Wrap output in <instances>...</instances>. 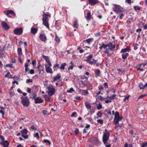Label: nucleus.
Here are the masks:
<instances>
[{"mask_svg": "<svg viewBox=\"0 0 147 147\" xmlns=\"http://www.w3.org/2000/svg\"><path fill=\"white\" fill-rule=\"evenodd\" d=\"M93 38H89L86 40H83L84 42H86L87 43H88L89 45H90V43L93 41Z\"/></svg>", "mask_w": 147, "mask_h": 147, "instance_id": "412c9836", "label": "nucleus"}, {"mask_svg": "<svg viewBox=\"0 0 147 147\" xmlns=\"http://www.w3.org/2000/svg\"><path fill=\"white\" fill-rule=\"evenodd\" d=\"M116 95L115 94H113L112 96H110L109 97V98L110 99V100H111L114 99L115 98V97L116 96Z\"/></svg>", "mask_w": 147, "mask_h": 147, "instance_id": "49530a36", "label": "nucleus"}, {"mask_svg": "<svg viewBox=\"0 0 147 147\" xmlns=\"http://www.w3.org/2000/svg\"><path fill=\"white\" fill-rule=\"evenodd\" d=\"M139 86L140 89H144V85H143L142 83L141 82L140 83Z\"/></svg>", "mask_w": 147, "mask_h": 147, "instance_id": "c9c22d12", "label": "nucleus"}, {"mask_svg": "<svg viewBox=\"0 0 147 147\" xmlns=\"http://www.w3.org/2000/svg\"><path fill=\"white\" fill-rule=\"evenodd\" d=\"M105 112H107V114H109L110 115H111V112L110 111H109L107 110H105Z\"/></svg>", "mask_w": 147, "mask_h": 147, "instance_id": "bf43d9fd", "label": "nucleus"}, {"mask_svg": "<svg viewBox=\"0 0 147 147\" xmlns=\"http://www.w3.org/2000/svg\"><path fill=\"white\" fill-rule=\"evenodd\" d=\"M139 45L136 43H134L133 44L132 47H134V49L135 50H137L138 49V46Z\"/></svg>", "mask_w": 147, "mask_h": 147, "instance_id": "c756f323", "label": "nucleus"}, {"mask_svg": "<svg viewBox=\"0 0 147 147\" xmlns=\"http://www.w3.org/2000/svg\"><path fill=\"white\" fill-rule=\"evenodd\" d=\"M47 88L49 90L48 94L50 96H51L55 94V90L52 84H50Z\"/></svg>", "mask_w": 147, "mask_h": 147, "instance_id": "7ed1b4c3", "label": "nucleus"}, {"mask_svg": "<svg viewBox=\"0 0 147 147\" xmlns=\"http://www.w3.org/2000/svg\"><path fill=\"white\" fill-rule=\"evenodd\" d=\"M6 66L7 67H10L11 68L13 67V66L12 64H7Z\"/></svg>", "mask_w": 147, "mask_h": 147, "instance_id": "13d9d810", "label": "nucleus"}, {"mask_svg": "<svg viewBox=\"0 0 147 147\" xmlns=\"http://www.w3.org/2000/svg\"><path fill=\"white\" fill-rule=\"evenodd\" d=\"M133 19V18H129L127 20L126 22L128 24H130L132 22Z\"/></svg>", "mask_w": 147, "mask_h": 147, "instance_id": "72a5a7b5", "label": "nucleus"}, {"mask_svg": "<svg viewBox=\"0 0 147 147\" xmlns=\"http://www.w3.org/2000/svg\"><path fill=\"white\" fill-rule=\"evenodd\" d=\"M22 136L25 139H27L28 138V136L27 135H22Z\"/></svg>", "mask_w": 147, "mask_h": 147, "instance_id": "e2e57ef3", "label": "nucleus"}, {"mask_svg": "<svg viewBox=\"0 0 147 147\" xmlns=\"http://www.w3.org/2000/svg\"><path fill=\"white\" fill-rule=\"evenodd\" d=\"M61 78V76L59 74H57L56 76L53 78V82H55L57 80H59Z\"/></svg>", "mask_w": 147, "mask_h": 147, "instance_id": "dca6fc26", "label": "nucleus"}, {"mask_svg": "<svg viewBox=\"0 0 147 147\" xmlns=\"http://www.w3.org/2000/svg\"><path fill=\"white\" fill-rule=\"evenodd\" d=\"M21 99L22 100V103L24 106L28 107L30 105V102L29 99L27 97L22 96L21 97Z\"/></svg>", "mask_w": 147, "mask_h": 147, "instance_id": "20e7f679", "label": "nucleus"}, {"mask_svg": "<svg viewBox=\"0 0 147 147\" xmlns=\"http://www.w3.org/2000/svg\"><path fill=\"white\" fill-rule=\"evenodd\" d=\"M56 67H57L58 69L60 67H59V65L57 63L55 64L53 67L54 68H56Z\"/></svg>", "mask_w": 147, "mask_h": 147, "instance_id": "3c124183", "label": "nucleus"}, {"mask_svg": "<svg viewBox=\"0 0 147 147\" xmlns=\"http://www.w3.org/2000/svg\"><path fill=\"white\" fill-rule=\"evenodd\" d=\"M105 132L102 138V141L106 147H110L111 146V144H109L108 145H107V142L109 139V132L107 131V129L105 130Z\"/></svg>", "mask_w": 147, "mask_h": 147, "instance_id": "f257e3e1", "label": "nucleus"}, {"mask_svg": "<svg viewBox=\"0 0 147 147\" xmlns=\"http://www.w3.org/2000/svg\"><path fill=\"white\" fill-rule=\"evenodd\" d=\"M130 97V96L129 95L128 96H127L126 97H125L124 98V99L123 100V101L125 102L126 101V100H128L129 99V97Z\"/></svg>", "mask_w": 147, "mask_h": 147, "instance_id": "680f3d73", "label": "nucleus"}, {"mask_svg": "<svg viewBox=\"0 0 147 147\" xmlns=\"http://www.w3.org/2000/svg\"><path fill=\"white\" fill-rule=\"evenodd\" d=\"M74 27L76 28H78V22L77 20H75L73 23Z\"/></svg>", "mask_w": 147, "mask_h": 147, "instance_id": "b1692460", "label": "nucleus"}, {"mask_svg": "<svg viewBox=\"0 0 147 147\" xmlns=\"http://www.w3.org/2000/svg\"><path fill=\"white\" fill-rule=\"evenodd\" d=\"M23 31V28L22 27L16 28L14 30L13 32L15 34L20 35L22 33Z\"/></svg>", "mask_w": 147, "mask_h": 147, "instance_id": "39448f33", "label": "nucleus"}, {"mask_svg": "<svg viewBox=\"0 0 147 147\" xmlns=\"http://www.w3.org/2000/svg\"><path fill=\"white\" fill-rule=\"evenodd\" d=\"M38 29L36 28L32 27L31 29V33L33 34H36L37 32Z\"/></svg>", "mask_w": 147, "mask_h": 147, "instance_id": "f3484780", "label": "nucleus"}, {"mask_svg": "<svg viewBox=\"0 0 147 147\" xmlns=\"http://www.w3.org/2000/svg\"><path fill=\"white\" fill-rule=\"evenodd\" d=\"M146 96V94H142V95H141L140 96H139L138 97V99H141V98H143V97H144V96Z\"/></svg>", "mask_w": 147, "mask_h": 147, "instance_id": "4d7b16f0", "label": "nucleus"}, {"mask_svg": "<svg viewBox=\"0 0 147 147\" xmlns=\"http://www.w3.org/2000/svg\"><path fill=\"white\" fill-rule=\"evenodd\" d=\"M32 79H28L26 80V82L29 83L30 82H32Z\"/></svg>", "mask_w": 147, "mask_h": 147, "instance_id": "774afa93", "label": "nucleus"}, {"mask_svg": "<svg viewBox=\"0 0 147 147\" xmlns=\"http://www.w3.org/2000/svg\"><path fill=\"white\" fill-rule=\"evenodd\" d=\"M89 4L91 5L98 4L99 1L98 0H88Z\"/></svg>", "mask_w": 147, "mask_h": 147, "instance_id": "0eeeda50", "label": "nucleus"}, {"mask_svg": "<svg viewBox=\"0 0 147 147\" xmlns=\"http://www.w3.org/2000/svg\"><path fill=\"white\" fill-rule=\"evenodd\" d=\"M129 56V54L128 53H125L122 55V58L124 59H125Z\"/></svg>", "mask_w": 147, "mask_h": 147, "instance_id": "393cba45", "label": "nucleus"}, {"mask_svg": "<svg viewBox=\"0 0 147 147\" xmlns=\"http://www.w3.org/2000/svg\"><path fill=\"white\" fill-rule=\"evenodd\" d=\"M93 56V55L92 54H90L87 57L85 61L89 63L90 61V60L92 58Z\"/></svg>", "mask_w": 147, "mask_h": 147, "instance_id": "6ab92c4d", "label": "nucleus"}, {"mask_svg": "<svg viewBox=\"0 0 147 147\" xmlns=\"http://www.w3.org/2000/svg\"><path fill=\"white\" fill-rule=\"evenodd\" d=\"M120 119H117L114 118V124L115 125H117L119 122Z\"/></svg>", "mask_w": 147, "mask_h": 147, "instance_id": "f704fd0d", "label": "nucleus"}, {"mask_svg": "<svg viewBox=\"0 0 147 147\" xmlns=\"http://www.w3.org/2000/svg\"><path fill=\"white\" fill-rule=\"evenodd\" d=\"M140 146L142 147H147V142L143 143L140 144Z\"/></svg>", "mask_w": 147, "mask_h": 147, "instance_id": "4c0bfd02", "label": "nucleus"}, {"mask_svg": "<svg viewBox=\"0 0 147 147\" xmlns=\"http://www.w3.org/2000/svg\"><path fill=\"white\" fill-rule=\"evenodd\" d=\"M95 73L98 76H100V71L99 69H96L95 71Z\"/></svg>", "mask_w": 147, "mask_h": 147, "instance_id": "e433bc0d", "label": "nucleus"}, {"mask_svg": "<svg viewBox=\"0 0 147 147\" xmlns=\"http://www.w3.org/2000/svg\"><path fill=\"white\" fill-rule=\"evenodd\" d=\"M134 8L135 10H140L141 9L138 6H135L134 7Z\"/></svg>", "mask_w": 147, "mask_h": 147, "instance_id": "79ce46f5", "label": "nucleus"}, {"mask_svg": "<svg viewBox=\"0 0 147 147\" xmlns=\"http://www.w3.org/2000/svg\"><path fill=\"white\" fill-rule=\"evenodd\" d=\"M55 41L57 43H59L60 41V38L57 35V34H55Z\"/></svg>", "mask_w": 147, "mask_h": 147, "instance_id": "cd10ccee", "label": "nucleus"}, {"mask_svg": "<svg viewBox=\"0 0 147 147\" xmlns=\"http://www.w3.org/2000/svg\"><path fill=\"white\" fill-rule=\"evenodd\" d=\"M97 122L98 123H100V124L102 125L103 123V120L102 119H98L97 120Z\"/></svg>", "mask_w": 147, "mask_h": 147, "instance_id": "8fccbe9b", "label": "nucleus"}, {"mask_svg": "<svg viewBox=\"0 0 147 147\" xmlns=\"http://www.w3.org/2000/svg\"><path fill=\"white\" fill-rule=\"evenodd\" d=\"M97 116L99 117H101L102 115V113L100 111L98 112L97 114Z\"/></svg>", "mask_w": 147, "mask_h": 147, "instance_id": "37998d69", "label": "nucleus"}, {"mask_svg": "<svg viewBox=\"0 0 147 147\" xmlns=\"http://www.w3.org/2000/svg\"><path fill=\"white\" fill-rule=\"evenodd\" d=\"M34 101L36 104L40 103L43 102V100L40 97L36 98Z\"/></svg>", "mask_w": 147, "mask_h": 147, "instance_id": "9d476101", "label": "nucleus"}, {"mask_svg": "<svg viewBox=\"0 0 147 147\" xmlns=\"http://www.w3.org/2000/svg\"><path fill=\"white\" fill-rule=\"evenodd\" d=\"M39 38L42 41L44 42H45L47 40L46 36L45 34H40Z\"/></svg>", "mask_w": 147, "mask_h": 147, "instance_id": "9b49d317", "label": "nucleus"}, {"mask_svg": "<svg viewBox=\"0 0 147 147\" xmlns=\"http://www.w3.org/2000/svg\"><path fill=\"white\" fill-rule=\"evenodd\" d=\"M89 63H90L91 65H92L94 63L96 64V60L94 59H92V61H90L89 62Z\"/></svg>", "mask_w": 147, "mask_h": 147, "instance_id": "58836bf2", "label": "nucleus"}, {"mask_svg": "<svg viewBox=\"0 0 147 147\" xmlns=\"http://www.w3.org/2000/svg\"><path fill=\"white\" fill-rule=\"evenodd\" d=\"M2 26L3 28L5 30H7L10 28V27L7 23L3 22L1 23Z\"/></svg>", "mask_w": 147, "mask_h": 147, "instance_id": "423d86ee", "label": "nucleus"}, {"mask_svg": "<svg viewBox=\"0 0 147 147\" xmlns=\"http://www.w3.org/2000/svg\"><path fill=\"white\" fill-rule=\"evenodd\" d=\"M28 132V131L26 129H24L21 131V133L22 135L26 134Z\"/></svg>", "mask_w": 147, "mask_h": 147, "instance_id": "a878e982", "label": "nucleus"}, {"mask_svg": "<svg viewBox=\"0 0 147 147\" xmlns=\"http://www.w3.org/2000/svg\"><path fill=\"white\" fill-rule=\"evenodd\" d=\"M45 100L48 102L50 100V98L48 97H46L45 98Z\"/></svg>", "mask_w": 147, "mask_h": 147, "instance_id": "338daca9", "label": "nucleus"}, {"mask_svg": "<svg viewBox=\"0 0 147 147\" xmlns=\"http://www.w3.org/2000/svg\"><path fill=\"white\" fill-rule=\"evenodd\" d=\"M79 130L78 128H76L74 131V134L75 136H77L79 133Z\"/></svg>", "mask_w": 147, "mask_h": 147, "instance_id": "ea45409f", "label": "nucleus"}, {"mask_svg": "<svg viewBox=\"0 0 147 147\" xmlns=\"http://www.w3.org/2000/svg\"><path fill=\"white\" fill-rule=\"evenodd\" d=\"M42 16L43 17L42 20H49L48 16H49V18L50 17V16L49 14L45 13L42 15Z\"/></svg>", "mask_w": 147, "mask_h": 147, "instance_id": "f8f14e48", "label": "nucleus"}, {"mask_svg": "<svg viewBox=\"0 0 147 147\" xmlns=\"http://www.w3.org/2000/svg\"><path fill=\"white\" fill-rule=\"evenodd\" d=\"M42 57L45 59L46 62H47L50 61L49 57L48 56L43 55L42 56Z\"/></svg>", "mask_w": 147, "mask_h": 147, "instance_id": "473e14b6", "label": "nucleus"}, {"mask_svg": "<svg viewBox=\"0 0 147 147\" xmlns=\"http://www.w3.org/2000/svg\"><path fill=\"white\" fill-rule=\"evenodd\" d=\"M98 99L101 101H103L104 100L105 98H103L102 96H99L98 97Z\"/></svg>", "mask_w": 147, "mask_h": 147, "instance_id": "a18cd8bd", "label": "nucleus"}, {"mask_svg": "<svg viewBox=\"0 0 147 147\" xmlns=\"http://www.w3.org/2000/svg\"><path fill=\"white\" fill-rule=\"evenodd\" d=\"M104 87L105 88H108V86L107 83L105 82L104 83Z\"/></svg>", "mask_w": 147, "mask_h": 147, "instance_id": "69168bd1", "label": "nucleus"}, {"mask_svg": "<svg viewBox=\"0 0 147 147\" xmlns=\"http://www.w3.org/2000/svg\"><path fill=\"white\" fill-rule=\"evenodd\" d=\"M107 45H108L107 47H109V49L111 51H112L115 47V45L112 43L110 42Z\"/></svg>", "mask_w": 147, "mask_h": 147, "instance_id": "1a4fd4ad", "label": "nucleus"}, {"mask_svg": "<svg viewBox=\"0 0 147 147\" xmlns=\"http://www.w3.org/2000/svg\"><path fill=\"white\" fill-rule=\"evenodd\" d=\"M46 67V72L47 73H49L50 74H52L53 73V71L51 68L50 67Z\"/></svg>", "mask_w": 147, "mask_h": 147, "instance_id": "aec40b11", "label": "nucleus"}, {"mask_svg": "<svg viewBox=\"0 0 147 147\" xmlns=\"http://www.w3.org/2000/svg\"><path fill=\"white\" fill-rule=\"evenodd\" d=\"M28 63L26 62L25 64V72H26L29 70V69L28 68Z\"/></svg>", "mask_w": 147, "mask_h": 147, "instance_id": "7c9ffc66", "label": "nucleus"}, {"mask_svg": "<svg viewBox=\"0 0 147 147\" xmlns=\"http://www.w3.org/2000/svg\"><path fill=\"white\" fill-rule=\"evenodd\" d=\"M114 118L117 119H120V120H121L122 119V117H120L119 113L118 112L116 111L115 113V117Z\"/></svg>", "mask_w": 147, "mask_h": 147, "instance_id": "4be33fe9", "label": "nucleus"}, {"mask_svg": "<svg viewBox=\"0 0 147 147\" xmlns=\"http://www.w3.org/2000/svg\"><path fill=\"white\" fill-rule=\"evenodd\" d=\"M102 48H103L105 49H106L107 46H108L107 44L105 45L104 43L102 44Z\"/></svg>", "mask_w": 147, "mask_h": 147, "instance_id": "864d4df0", "label": "nucleus"}, {"mask_svg": "<svg viewBox=\"0 0 147 147\" xmlns=\"http://www.w3.org/2000/svg\"><path fill=\"white\" fill-rule=\"evenodd\" d=\"M0 113H1L2 114V116L3 117L5 115V112L4 111L1 110L0 111Z\"/></svg>", "mask_w": 147, "mask_h": 147, "instance_id": "6e6d98bb", "label": "nucleus"}, {"mask_svg": "<svg viewBox=\"0 0 147 147\" xmlns=\"http://www.w3.org/2000/svg\"><path fill=\"white\" fill-rule=\"evenodd\" d=\"M43 142H44V143L48 142L49 143V144H51V142L48 140L44 139L43 140Z\"/></svg>", "mask_w": 147, "mask_h": 147, "instance_id": "603ef678", "label": "nucleus"}, {"mask_svg": "<svg viewBox=\"0 0 147 147\" xmlns=\"http://www.w3.org/2000/svg\"><path fill=\"white\" fill-rule=\"evenodd\" d=\"M5 56L4 53L3 52H0V57L3 58Z\"/></svg>", "mask_w": 147, "mask_h": 147, "instance_id": "5fc2aeb1", "label": "nucleus"}, {"mask_svg": "<svg viewBox=\"0 0 147 147\" xmlns=\"http://www.w3.org/2000/svg\"><path fill=\"white\" fill-rule=\"evenodd\" d=\"M18 53L19 55L21 56L22 54V49L20 48H18Z\"/></svg>", "mask_w": 147, "mask_h": 147, "instance_id": "bb28decb", "label": "nucleus"}, {"mask_svg": "<svg viewBox=\"0 0 147 147\" xmlns=\"http://www.w3.org/2000/svg\"><path fill=\"white\" fill-rule=\"evenodd\" d=\"M79 92L81 93L82 95H87L88 94L89 92L87 90H83L78 88Z\"/></svg>", "mask_w": 147, "mask_h": 147, "instance_id": "6e6552de", "label": "nucleus"}, {"mask_svg": "<svg viewBox=\"0 0 147 147\" xmlns=\"http://www.w3.org/2000/svg\"><path fill=\"white\" fill-rule=\"evenodd\" d=\"M49 20H42L43 24L48 29L49 28V25L48 23Z\"/></svg>", "mask_w": 147, "mask_h": 147, "instance_id": "2eb2a0df", "label": "nucleus"}, {"mask_svg": "<svg viewBox=\"0 0 147 147\" xmlns=\"http://www.w3.org/2000/svg\"><path fill=\"white\" fill-rule=\"evenodd\" d=\"M130 51V49L129 47L127 46L126 48L122 49L120 52V53H125L127 52H129Z\"/></svg>", "mask_w": 147, "mask_h": 147, "instance_id": "4468645a", "label": "nucleus"}, {"mask_svg": "<svg viewBox=\"0 0 147 147\" xmlns=\"http://www.w3.org/2000/svg\"><path fill=\"white\" fill-rule=\"evenodd\" d=\"M91 13L90 11H88L87 13V15L86 17V19L87 20H90L91 17Z\"/></svg>", "mask_w": 147, "mask_h": 147, "instance_id": "a211bd4d", "label": "nucleus"}, {"mask_svg": "<svg viewBox=\"0 0 147 147\" xmlns=\"http://www.w3.org/2000/svg\"><path fill=\"white\" fill-rule=\"evenodd\" d=\"M115 6L113 8V11L117 13H119V12H123L125 11L124 8L119 5L113 4Z\"/></svg>", "mask_w": 147, "mask_h": 147, "instance_id": "f03ea898", "label": "nucleus"}, {"mask_svg": "<svg viewBox=\"0 0 147 147\" xmlns=\"http://www.w3.org/2000/svg\"><path fill=\"white\" fill-rule=\"evenodd\" d=\"M2 144L4 147H7L9 145V143L7 140L4 142L1 141L0 142V145Z\"/></svg>", "mask_w": 147, "mask_h": 147, "instance_id": "ddd939ff", "label": "nucleus"}, {"mask_svg": "<svg viewBox=\"0 0 147 147\" xmlns=\"http://www.w3.org/2000/svg\"><path fill=\"white\" fill-rule=\"evenodd\" d=\"M42 113L45 115H47L48 114V112L46 110H43L42 111Z\"/></svg>", "mask_w": 147, "mask_h": 147, "instance_id": "de8ad7c7", "label": "nucleus"}, {"mask_svg": "<svg viewBox=\"0 0 147 147\" xmlns=\"http://www.w3.org/2000/svg\"><path fill=\"white\" fill-rule=\"evenodd\" d=\"M9 14H10L12 15L13 16H15V14L14 11L11 10H9Z\"/></svg>", "mask_w": 147, "mask_h": 147, "instance_id": "c03bdc74", "label": "nucleus"}, {"mask_svg": "<svg viewBox=\"0 0 147 147\" xmlns=\"http://www.w3.org/2000/svg\"><path fill=\"white\" fill-rule=\"evenodd\" d=\"M73 92H74L75 90H74L72 88H71L69 90H68L67 91V92L69 93H72Z\"/></svg>", "mask_w": 147, "mask_h": 147, "instance_id": "a19ab883", "label": "nucleus"}, {"mask_svg": "<svg viewBox=\"0 0 147 147\" xmlns=\"http://www.w3.org/2000/svg\"><path fill=\"white\" fill-rule=\"evenodd\" d=\"M36 61L35 60H34L32 62V64L33 66L36 65Z\"/></svg>", "mask_w": 147, "mask_h": 147, "instance_id": "0e129e2a", "label": "nucleus"}, {"mask_svg": "<svg viewBox=\"0 0 147 147\" xmlns=\"http://www.w3.org/2000/svg\"><path fill=\"white\" fill-rule=\"evenodd\" d=\"M34 136L36 137L37 139H39V134L38 133H36L34 135Z\"/></svg>", "mask_w": 147, "mask_h": 147, "instance_id": "052dcab7", "label": "nucleus"}, {"mask_svg": "<svg viewBox=\"0 0 147 147\" xmlns=\"http://www.w3.org/2000/svg\"><path fill=\"white\" fill-rule=\"evenodd\" d=\"M140 116L141 119H147V114L142 113L140 114Z\"/></svg>", "mask_w": 147, "mask_h": 147, "instance_id": "5701e85b", "label": "nucleus"}, {"mask_svg": "<svg viewBox=\"0 0 147 147\" xmlns=\"http://www.w3.org/2000/svg\"><path fill=\"white\" fill-rule=\"evenodd\" d=\"M102 107V105L100 103L98 106L97 107V108L98 110L101 109Z\"/></svg>", "mask_w": 147, "mask_h": 147, "instance_id": "09e8293b", "label": "nucleus"}, {"mask_svg": "<svg viewBox=\"0 0 147 147\" xmlns=\"http://www.w3.org/2000/svg\"><path fill=\"white\" fill-rule=\"evenodd\" d=\"M85 105L86 108L88 109H90L91 108V106L89 103L87 102L85 103Z\"/></svg>", "mask_w": 147, "mask_h": 147, "instance_id": "2f4dec72", "label": "nucleus"}, {"mask_svg": "<svg viewBox=\"0 0 147 147\" xmlns=\"http://www.w3.org/2000/svg\"><path fill=\"white\" fill-rule=\"evenodd\" d=\"M66 65V64L65 63H62L59 69H61L64 70L65 69V67Z\"/></svg>", "mask_w": 147, "mask_h": 147, "instance_id": "c85d7f7f", "label": "nucleus"}]
</instances>
